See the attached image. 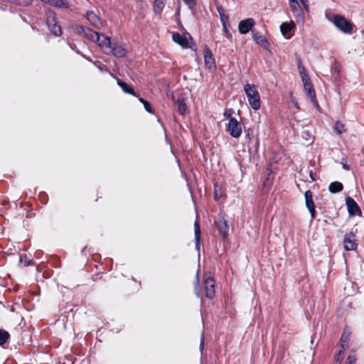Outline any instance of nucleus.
Masks as SVG:
<instances>
[{
    "label": "nucleus",
    "mask_w": 364,
    "mask_h": 364,
    "mask_svg": "<svg viewBox=\"0 0 364 364\" xmlns=\"http://www.w3.org/2000/svg\"><path fill=\"white\" fill-rule=\"evenodd\" d=\"M305 205L309 210L312 220L316 218V211L314 202L313 200V193L308 190L304 193Z\"/></svg>",
    "instance_id": "12"
},
{
    "label": "nucleus",
    "mask_w": 364,
    "mask_h": 364,
    "mask_svg": "<svg viewBox=\"0 0 364 364\" xmlns=\"http://www.w3.org/2000/svg\"><path fill=\"white\" fill-rule=\"evenodd\" d=\"M255 25V21L252 18H247L242 20L238 23V31L240 34H246L250 31L252 32Z\"/></svg>",
    "instance_id": "9"
},
{
    "label": "nucleus",
    "mask_w": 364,
    "mask_h": 364,
    "mask_svg": "<svg viewBox=\"0 0 364 364\" xmlns=\"http://www.w3.org/2000/svg\"><path fill=\"white\" fill-rule=\"evenodd\" d=\"M174 105L176 111L181 115H186L187 113H188V108L186 102V99L182 95L178 97V98L175 101Z\"/></svg>",
    "instance_id": "15"
},
{
    "label": "nucleus",
    "mask_w": 364,
    "mask_h": 364,
    "mask_svg": "<svg viewBox=\"0 0 364 364\" xmlns=\"http://www.w3.org/2000/svg\"><path fill=\"white\" fill-rule=\"evenodd\" d=\"M333 23L344 33L352 34L355 31V26L341 15L336 14L334 16Z\"/></svg>",
    "instance_id": "3"
},
{
    "label": "nucleus",
    "mask_w": 364,
    "mask_h": 364,
    "mask_svg": "<svg viewBox=\"0 0 364 364\" xmlns=\"http://www.w3.org/2000/svg\"><path fill=\"white\" fill-rule=\"evenodd\" d=\"M246 137L248 138L250 140L251 139V136L249 132L247 133Z\"/></svg>",
    "instance_id": "49"
},
{
    "label": "nucleus",
    "mask_w": 364,
    "mask_h": 364,
    "mask_svg": "<svg viewBox=\"0 0 364 364\" xmlns=\"http://www.w3.org/2000/svg\"><path fill=\"white\" fill-rule=\"evenodd\" d=\"M101 258V256L100 255H93L92 256V259L95 260V261H98L100 260Z\"/></svg>",
    "instance_id": "47"
},
{
    "label": "nucleus",
    "mask_w": 364,
    "mask_h": 364,
    "mask_svg": "<svg viewBox=\"0 0 364 364\" xmlns=\"http://www.w3.org/2000/svg\"><path fill=\"white\" fill-rule=\"evenodd\" d=\"M30 262H26V263H25V265H26V266H28V265L30 264Z\"/></svg>",
    "instance_id": "50"
},
{
    "label": "nucleus",
    "mask_w": 364,
    "mask_h": 364,
    "mask_svg": "<svg viewBox=\"0 0 364 364\" xmlns=\"http://www.w3.org/2000/svg\"><path fill=\"white\" fill-rule=\"evenodd\" d=\"M194 234H195V242H196V247L199 249L200 237H201V232H200V225L199 220L197 218L194 223Z\"/></svg>",
    "instance_id": "20"
},
{
    "label": "nucleus",
    "mask_w": 364,
    "mask_h": 364,
    "mask_svg": "<svg viewBox=\"0 0 364 364\" xmlns=\"http://www.w3.org/2000/svg\"><path fill=\"white\" fill-rule=\"evenodd\" d=\"M234 114V109L232 108L225 109L223 116L225 118V119H228V122H230V119H235L232 117V114Z\"/></svg>",
    "instance_id": "30"
},
{
    "label": "nucleus",
    "mask_w": 364,
    "mask_h": 364,
    "mask_svg": "<svg viewBox=\"0 0 364 364\" xmlns=\"http://www.w3.org/2000/svg\"><path fill=\"white\" fill-rule=\"evenodd\" d=\"M46 23L50 32L55 36H60L62 33L61 28L58 24L55 18V13L48 11L46 14Z\"/></svg>",
    "instance_id": "5"
},
{
    "label": "nucleus",
    "mask_w": 364,
    "mask_h": 364,
    "mask_svg": "<svg viewBox=\"0 0 364 364\" xmlns=\"http://www.w3.org/2000/svg\"><path fill=\"white\" fill-rule=\"evenodd\" d=\"M220 19L223 25V27L229 26V16L228 14H225V15H221L220 16Z\"/></svg>",
    "instance_id": "31"
},
{
    "label": "nucleus",
    "mask_w": 364,
    "mask_h": 364,
    "mask_svg": "<svg viewBox=\"0 0 364 364\" xmlns=\"http://www.w3.org/2000/svg\"><path fill=\"white\" fill-rule=\"evenodd\" d=\"M173 41L180 45L183 48H188V41L186 36H183L179 33H174L172 35Z\"/></svg>",
    "instance_id": "19"
},
{
    "label": "nucleus",
    "mask_w": 364,
    "mask_h": 364,
    "mask_svg": "<svg viewBox=\"0 0 364 364\" xmlns=\"http://www.w3.org/2000/svg\"><path fill=\"white\" fill-rule=\"evenodd\" d=\"M296 186H297V188H299V190L300 191H301V189H300V186H299V184H296Z\"/></svg>",
    "instance_id": "51"
},
{
    "label": "nucleus",
    "mask_w": 364,
    "mask_h": 364,
    "mask_svg": "<svg viewBox=\"0 0 364 364\" xmlns=\"http://www.w3.org/2000/svg\"><path fill=\"white\" fill-rule=\"evenodd\" d=\"M203 346H204V337H203V336H202L201 339H200V348L202 350L203 348Z\"/></svg>",
    "instance_id": "45"
},
{
    "label": "nucleus",
    "mask_w": 364,
    "mask_h": 364,
    "mask_svg": "<svg viewBox=\"0 0 364 364\" xmlns=\"http://www.w3.org/2000/svg\"><path fill=\"white\" fill-rule=\"evenodd\" d=\"M350 332H348V331L347 332L346 331H344L343 332L341 339H340L341 346L342 344L344 345V343H348L350 341Z\"/></svg>",
    "instance_id": "29"
},
{
    "label": "nucleus",
    "mask_w": 364,
    "mask_h": 364,
    "mask_svg": "<svg viewBox=\"0 0 364 364\" xmlns=\"http://www.w3.org/2000/svg\"><path fill=\"white\" fill-rule=\"evenodd\" d=\"M356 361V356L355 354H350L346 360V364H355Z\"/></svg>",
    "instance_id": "37"
},
{
    "label": "nucleus",
    "mask_w": 364,
    "mask_h": 364,
    "mask_svg": "<svg viewBox=\"0 0 364 364\" xmlns=\"http://www.w3.org/2000/svg\"><path fill=\"white\" fill-rule=\"evenodd\" d=\"M252 37L255 42L264 49H268L269 43L267 38L257 31H252Z\"/></svg>",
    "instance_id": "14"
},
{
    "label": "nucleus",
    "mask_w": 364,
    "mask_h": 364,
    "mask_svg": "<svg viewBox=\"0 0 364 364\" xmlns=\"http://www.w3.org/2000/svg\"><path fill=\"white\" fill-rule=\"evenodd\" d=\"M43 2L58 8H68L67 0H41Z\"/></svg>",
    "instance_id": "22"
},
{
    "label": "nucleus",
    "mask_w": 364,
    "mask_h": 364,
    "mask_svg": "<svg viewBox=\"0 0 364 364\" xmlns=\"http://www.w3.org/2000/svg\"><path fill=\"white\" fill-rule=\"evenodd\" d=\"M195 294H196V296L198 297H201L202 296L200 288L199 287V280H198V277L196 278V281Z\"/></svg>",
    "instance_id": "35"
},
{
    "label": "nucleus",
    "mask_w": 364,
    "mask_h": 364,
    "mask_svg": "<svg viewBox=\"0 0 364 364\" xmlns=\"http://www.w3.org/2000/svg\"><path fill=\"white\" fill-rule=\"evenodd\" d=\"M244 91L247 97L250 107L255 110L259 109L261 100L257 86L254 84L247 83L244 85Z\"/></svg>",
    "instance_id": "2"
},
{
    "label": "nucleus",
    "mask_w": 364,
    "mask_h": 364,
    "mask_svg": "<svg viewBox=\"0 0 364 364\" xmlns=\"http://www.w3.org/2000/svg\"><path fill=\"white\" fill-rule=\"evenodd\" d=\"M301 4L304 6L306 10H308V1L307 0H300Z\"/></svg>",
    "instance_id": "43"
},
{
    "label": "nucleus",
    "mask_w": 364,
    "mask_h": 364,
    "mask_svg": "<svg viewBox=\"0 0 364 364\" xmlns=\"http://www.w3.org/2000/svg\"><path fill=\"white\" fill-rule=\"evenodd\" d=\"M310 178H311V180L313 181H316V178H314V173H312V171L310 172Z\"/></svg>",
    "instance_id": "48"
},
{
    "label": "nucleus",
    "mask_w": 364,
    "mask_h": 364,
    "mask_svg": "<svg viewBox=\"0 0 364 364\" xmlns=\"http://www.w3.org/2000/svg\"><path fill=\"white\" fill-rule=\"evenodd\" d=\"M226 132L235 139L239 138L242 132L241 123L237 119H230V122L226 127Z\"/></svg>",
    "instance_id": "8"
},
{
    "label": "nucleus",
    "mask_w": 364,
    "mask_h": 364,
    "mask_svg": "<svg viewBox=\"0 0 364 364\" xmlns=\"http://www.w3.org/2000/svg\"><path fill=\"white\" fill-rule=\"evenodd\" d=\"M223 32H224L225 36H226V38H227L228 40L231 41V40H232V36L231 33H230V32L229 31V30H228V26L223 27Z\"/></svg>",
    "instance_id": "38"
},
{
    "label": "nucleus",
    "mask_w": 364,
    "mask_h": 364,
    "mask_svg": "<svg viewBox=\"0 0 364 364\" xmlns=\"http://www.w3.org/2000/svg\"><path fill=\"white\" fill-rule=\"evenodd\" d=\"M216 9H217V11L218 12L220 16L221 15H225L226 14V11H225V9L220 4H217L216 5Z\"/></svg>",
    "instance_id": "39"
},
{
    "label": "nucleus",
    "mask_w": 364,
    "mask_h": 364,
    "mask_svg": "<svg viewBox=\"0 0 364 364\" xmlns=\"http://www.w3.org/2000/svg\"><path fill=\"white\" fill-rule=\"evenodd\" d=\"M343 169L349 171L350 167L347 164V158H342L341 162Z\"/></svg>",
    "instance_id": "40"
},
{
    "label": "nucleus",
    "mask_w": 364,
    "mask_h": 364,
    "mask_svg": "<svg viewBox=\"0 0 364 364\" xmlns=\"http://www.w3.org/2000/svg\"><path fill=\"white\" fill-rule=\"evenodd\" d=\"M10 338V334L4 329H0V346L4 345Z\"/></svg>",
    "instance_id": "25"
},
{
    "label": "nucleus",
    "mask_w": 364,
    "mask_h": 364,
    "mask_svg": "<svg viewBox=\"0 0 364 364\" xmlns=\"http://www.w3.org/2000/svg\"><path fill=\"white\" fill-rule=\"evenodd\" d=\"M290 6L294 13L298 11V8L299 7V4L297 0H289Z\"/></svg>",
    "instance_id": "33"
},
{
    "label": "nucleus",
    "mask_w": 364,
    "mask_h": 364,
    "mask_svg": "<svg viewBox=\"0 0 364 364\" xmlns=\"http://www.w3.org/2000/svg\"><path fill=\"white\" fill-rule=\"evenodd\" d=\"M296 56L297 68H298L299 71L304 70V69H306V68L303 65V63H302V60H301L300 56L298 55H296Z\"/></svg>",
    "instance_id": "36"
},
{
    "label": "nucleus",
    "mask_w": 364,
    "mask_h": 364,
    "mask_svg": "<svg viewBox=\"0 0 364 364\" xmlns=\"http://www.w3.org/2000/svg\"><path fill=\"white\" fill-rule=\"evenodd\" d=\"M299 74L303 82L311 80L306 69H304V70H299Z\"/></svg>",
    "instance_id": "32"
},
{
    "label": "nucleus",
    "mask_w": 364,
    "mask_h": 364,
    "mask_svg": "<svg viewBox=\"0 0 364 364\" xmlns=\"http://www.w3.org/2000/svg\"><path fill=\"white\" fill-rule=\"evenodd\" d=\"M346 204L350 215L361 214L360 208L353 198L347 197L346 199Z\"/></svg>",
    "instance_id": "13"
},
{
    "label": "nucleus",
    "mask_w": 364,
    "mask_h": 364,
    "mask_svg": "<svg viewBox=\"0 0 364 364\" xmlns=\"http://www.w3.org/2000/svg\"><path fill=\"white\" fill-rule=\"evenodd\" d=\"M86 18L94 28H100L101 27L102 22L100 18L94 11H87Z\"/></svg>",
    "instance_id": "17"
},
{
    "label": "nucleus",
    "mask_w": 364,
    "mask_h": 364,
    "mask_svg": "<svg viewBox=\"0 0 364 364\" xmlns=\"http://www.w3.org/2000/svg\"><path fill=\"white\" fill-rule=\"evenodd\" d=\"M333 129L335 132H336L338 134H341L346 132L345 124L340 121H337L335 123Z\"/></svg>",
    "instance_id": "26"
},
{
    "label": "nucleus",
    "mask_w": 364,
    "mask_h": 364,
    "mask_svg": "<svg viewBox=\"0 0 364 364\" xmlns=\"http://www.w3.org/2000/svg\"><path fill=\"white\" fill-rule=\"evenodd\" d=\"M102 41L100 44V48L107 55H112L116 58H124L127 55V50L124 46L115 40L106 36H102Z\"/></svg>",
    "instance_id": "1"
},
{
    "label": "nucleus",
    "mask_w": 364,
    "mask_h": 364,
    "mask_svg": "<svg viewBox=\"0 0 364 364\" xmlns=\"http://www.w3.org/2000/svg\"><path fill=\"white\" fill-rule=\"evenodd\" d=\"M296 28V24L293 21L284 22L280 26V31L283 36H287L291 31Z\"/></svg>",
    "instance_id": "21"
},
{
    "label": "nucleus",
    "mask_w": 364,
    "mask_h": 364,
    "mask_svg": "<svg viewBox=\"0 0 364 364\" xmlns=\"http://www.w3.org/2000/svg\"><path fill=\"white\" fill-rule=\"evenodd\" d=\"M92 280L95 282L99 281V280H105V279L103 277L102 274H95L92 277Z\"/></svg>",
    "instance_id": "41"
},
{
    "label": "nucleus",
    "mask_w": 364,
    "mask_h": 364,
    "mask_svg": "<svg viewBox=\"0 0 364 364\" xmlns=\"http://www.w3.org/2000/svg\"><path fill=\"white\" fill-rule=\"evenodd\" d=\"M117 82L124 93L139 97L138 94L134 91V88L131 85L119 79L117 80Z\"/></svg>",
    "instance_id": "18"
},
{
    "label": "nucleus",
    "mask_w": 364,
    "mask_h": 364,
    "mask_svg": "<svg viewBox=\"0 0 364 364\" xmlns=\"http://www.w3.org/2000/svg\"><path fill=\"white\" fill-rule=\"evenodd\" d=\"M139 100L140 102H141L144 105V109H146V112H148L149 113H151V114L154 113L152 107L148 101H146L144 98L139 97Z\"/></svg>",
    "instance_id": "28"
},
{
    "label": "nucleus",
    "mask_w": 364,
    "mask_h": 364,
    "mask_svg": "<svg viewBox=\"0 0 364 364\" xmlns=\"http://www.w3.org/2000/svg\"><path fill=\"white\" fill-rule=\"evenodd\" d=\"M215 225L219 234L225 239L228 235L229 231V226L225 218L223 215H220L218 219L215 220Z\"/></svg>",
    "instance_id": "10"
},
{
    "label": "nucleus",
    "mask_w": 364,
    "mask_h": 364,
    "mask_svg": "<svg viewBox=\"0 0 364 364\" xmlns=\"http://www.w3.org/2000/svg\"><path fill=\"white\" fill-rule=\"evenodd\" d=\"M343 189V184L339 181H334L330 183L328 186V191L331 193H338L342 191Z\"/></svg>",
    "instance_id": "23"
},
{
    "label": "nucleus",
    "mask_w": 364,
    "mask_h": 364,
    "mask_svg": "<svg viewBox=\"0 0 364 364\" xmlns=\"http://www.w3.org/2000/svg\"><path fill=\"white\" fill-rule=\"evenodd\" d=\"M38 198L40 200V201L43 203V204H46L47 203L48 200V195L44 193V192H41L39 193L38 195Z\"/></svg>",
    "instance_id": "34"
},
{
    "label": "nucleus",
    "mask_w": 364,
    "mask_h": 364,
    "mask_svg": "<svg viewBox=\"0 0 364 364\" xmlns=\"http://www.w3.org/2000/svg\"><path fill=\"white\" fill-rule=\"evenodd\" d=\"M34 215H35V213H33L32 211H29L26 214V217L28 218H32Z\"/></svg>",
    "instance_id": "46"
},
{
    "label": "nucleus",
    "mask_w": 364,
    "mask_h": 364,
    "mask_svg": "<svg viewBox=\"0 0 364 364\" xmlns=\"http://www.w3.org/2000/svg\"><path fill=\"white\" fill-rule=\"evenodd\" d=\"M203 289L205 296L209 299L214 298L215 295V281L210 274L203 275Z\"/></svg>",
    "instance_id": "4"
},
{
    "label": "nucleus",
    "mask_w": 364,
    "mask_h": 364,
    "mask_svg": "<svg viewBox=\"0 0 364 364\" xmlns=\"http://www.w3.org/2000/svg\"><path fill=\"white\" fill-rule=\"evenodd\" d=\"M341 349L339 350L338 355H337V357H336V360H338V357L343 353V349H344V346L343 344H342L341 346Z\"/></svg>",
    "instance_id": "44"
},
{
    "label": "nucleus",
    "mask_w": 364,
    "mask_h": 364,
    "mask_svg": "<svg viewBox=\"0 0 364 364\" xmlns=\"http://www.w3.org/2000/svg\"><path fill=\"white\" fill-rule=\"evenodd\" d=\"M190 8H193L196 5V0H183Z\"/></svg>",
    "instance_id": "42"
},
{
    "label": "nucleus",
    "mask_w": 364,
    "mask_h": 364,
    "mask_svg": "<svg viewBox=\"0 0 364 364\" xmlns=\"http://www.w3.org/2000/svg\"><path fill=\"white\" fill-rule=\"evenodd\" d=\"M77 31L79 33H83L87 39L96 43L98 45V46L100 47V44L102 41V36H104L103 34H100L98 32L95 31L90 28L84 27L82 26H80L77 28Z\"/></svg>",
    "instance_id": "7"
},
{
    "label": "nucleus",
    "mask_w": 364,
    "mask_h": 364,
    "mask_svg": "<svg viewBox=\"0 0 364 364\" xmlns=\"http://www.w3.org/2000/svg\"><path fill=\"white\" fill-rule=\"evenodd\" d=\"M303 84L306 94L308 95L309 97L311 98V101L313 103L314 106L318 109H319L320 107L316 99V92L311 80L304 82Z\"/></svg>",
    "instance_id": "11"
},
{
    "label": "nucleus",
    "mask_w": 364,
    "mask_h": 364,
    "mask_svg": "<svg viewBox=\"0 0 364 364\" xmlns=\"http://www.w3.org/2000/svg\"><path fill=\"white\" fill-rule=\"evenodd\" d=\"M165 0H155L154 4V11L156 14H161L165 6Z\"/></svg>",
    "instance_id": "24"
},
{
    "label": "nucleus",
    "mask_w": 364,
    "mask_h": 364,
    "mask_svg": "<svg viewBox=\"0 0 364 364\" xmlns=\"http://www.w3.org/2000/svg\"><path fill=\"white\" fill-rule=\"evenodd\" d=\"M203 54L205 65L209 69L215 68L216 66L215 60L211 50L208 48H205L203 50Z\"/></svg>",
    "instance_id": "16"
},
{
    "label": "nucleus",
    "mask_w": 364,
    "mask_h": 364,
    "mask_svg": "<svg viewBox=\"0 0 364 364\" xmlns=\"http://www.w3.org/2000/svg\"><path fill=\"white\" fill-rule=\"evenodd\" d=\"M343 248L346 251H355L358 247L356 235L353 231L348 232L343 237Z\"/></svg>",
    "instance_id": "6"
},
{
    "label": "nucleus",
    "mask_w": 364,
    "mask_h": 364,
    "mask_svg": "<svg viewBox=\"0 0 364 364\" xmlns=\"http://www.w3.org/2000/svg\"><path fill=\"white\" fill-rule=\"evenodd\" d=\"M223 195V190L218 185L215 184L214 186V199H215V200L218 201L222 198Z\"/></svg>",
    "instance_id": "27"
}]
</instances>
